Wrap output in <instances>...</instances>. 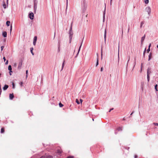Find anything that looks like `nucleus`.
I'll list each match as a JSON object with an SVG mask.
<instances>
[{
  "mask_svg": "<svg viewBox=\"0 0 158 158\" xmlns=\"http://www.w3.org/2000/svg\"><path fill=\"white\" fill-rule=\"evenodd\" d=\"M87 4L85 1H84L82 4V8L84 10H85L87 7Z\"/></svg>",
  "mask_w": 158,
  "mask_h": 158,
  "instance_id": "obj_1",
  "label": "nucleus"
},
{
  "mask_svg": "<svg viewBox=\"0 0 158 158\" xmlns=\"http://www.w3.org/2000/svg\"><path fill=\"white\" fill-rule=\"evenodd\" d=\"M145 11L147 12L148 14L150 15L151 13V8L149 6H147L145 9Z\"/></svg>",
  "mask_w": 158,
  "mask_h": 158,
  "instance_id": "obj_2",
  "label": "nucleus"
},
{
  "mask_svg": "<svg viewBox=\"0 0 158 158\" xmlns=\"http://www.w3.org/2000/svg\"><path fill=\"white\" fill-rule=\"evenodd\" d=\"M37 1H35L34 2V12L35 13H36V9L37 8Z\"/></svg>",
  "mask_w": 158,
  "mask_h": 158,
  "instance_id": "obj_3",
  "label": "nucleus"
},
{
  "mask_svg": "<svg viewBox=\"0 0 158 158\" xmlns=\"http://www.w3.org/2000/svg\"><path fill=\"white\" fill-rule=\"evenodd\" d=\"M72 23L71 24V25L69 31V37H70L71 36L72 37H73V31H72Z\"/></svg>",
  "mask_w": 158,
  "mask_h": 158,
  "instance_id": "obj_4",
  "label": "nucleus"
},
{
  "mask_svg": "<svg viewBox=\"0 0 158 158\" xmlns=\"http://www.w3.org/2000/svg\"><path fill=\"white\" fill-rule=\"evenodd\" d=\"M29 17L31 20L33 19L34 17V15L33 13L31 12L29 14Z\"/></svg>",
  "mask_w": 158,
  "mask_h": 158,
  "instance_id": "obj_5",
  "label": "nucleus"
},
{
  "mask_svg": "<svg viewBox=\"0 0 158 158\" xmlns=\"http://www.w3.org/2000/svg\"><path fill=\"white\" fill-rule=\"evenodd\" d=\"M37 40V37L36 36H35L34 38L33 44L35 46L36 45V42Z\"/></svg>",
  "mask_w": 158,
  "mask_h": 158,
  "instance_id": "obj_6",
  "label": "nucleus"
},
{
  "mask_svg": "<svg viewBox=\"0 0 158 158\" xmlns=\"http://www.w3.org/2000/svg\"><path fill=\"white\" fill-rule=\"evenodd\" d=\"M40 158H52V157L50 156H42Z\"/></svg>",
  "mask_w": 158,
  "mask_h": 158,
  "instance_id": "obj_7",
  "label": "nucleus"
},
{
  "mask_svg": "<svg viewBox=\"0 0 158 158\" xmlns=\"http://www.w3.org/2000/svg\"><path fill=\"white\" fill-rule=\"evenodd\" d=\"M14 97L13 94H9V98L10 100H12Z\"/></svg>",
  "mask_w": 158,
  "mask_h": 158,
  "instance_id": "obj_8",
  "label": "nucleus"
},
{
  "mask_svg": "<svg viewBox=\"0 0 158 158\" xmlns=\"http://www.w3.org/2000/svg\"><path fill=\"white\" fill-rule=\"evenodd\" d=\"M148 71H149V69H147V79H148V81H149V78H150V77H149V75L148 74Z\"/></svg>",
  "mask_w": 158,
  "mask_h": 158,
  "instance_id": "obj_9",
  "label": "nucleus"
},
{
  "mask_svg": "<svg viewBox=\"0 0 158 158\" xmlns=\"http://www.w3.org/2000/svg\"><path fill=\"white\" fill-rule=\"evenodd\" d=\"M8 87V86L7 85H6L3 88V89L4 90H5L7 89Z\"/></svg>",
  "mask_w": 158,
  "mask_h": 158,
  "instance_id": "obj_10",
  "label": "nucleus"
},
{
  "mask_svg": "<svg viewBox=\"0 0 158 158\" xmlns=\"http://www.w3.org/2000/svg\"><path fill=\"white\" fill-rule=\"evenodd\" d=\"M145 35H144L141 38V44H143V41L144 40V39H145Z\"/></svg>",
  "mask_w": 158,
  "mask_h": 158,
  "instance_id": "obj_11",
  "label": "nucleus"
},
{
  "mask_svg": "<svg viewBox=\"0 0 158 158\" xmlns=\"http://www.w3.org/2000/svg\"><path fill=\"white\" fill-rule=\"evenodd\" d=\"M2 35L4 37H6L7 36V33L6 31H4L3 32Z\"/></svg>",
  "mask_w": 158,
  "mask_h": 158,
  "instance_id": "obj_12",
  "label": "nucleus"
},
{
  "mask_svg": "<svg viewBox=\"0 0 158 158\" xmlns=\"http://www.w3.org/2000/svg\"><path fill=\"white\" fill-rule=\"evenodd\" d=\"M152 53H150V54L148 56V61L150 60H151V57H152Z\"/></svg>",
  "mask_w": 158,
  "mask_h": 158,
  "instance_id": "obj_13",
  "label": "nucleus"
},
{
  "mask_svg": "<svg viewBox=\"0 0 158 158\" xmlns=\"http://www.w3.org/2000/svg\"><path fill=\"white\" fill-rule=\"evenodd\" d=\"M82 43H81V45H80V47H79V50H78V52H77V55H76V57H77V56L78 55V54H79V52H80V49H81V45H82Z\"/></svg>",
  "mask_w": 158,
  "mask_h": 158,
  "instance_id": "obj_14",
  "label": "nucleus"
},
{
  "mask_svg": "<svg viewBox=\"0 0 158 158\" xmlns=\"http://www.w3.org/2000/svg\"><path fill=\"white\" fill-rule=\"evenodd\" d=\"M119 60V45H118V62Z\"/></svg>",
  "mask_w": 158,
  "mask_h": 158,
  "instance_id": "obj_15",
  "label": "nucleus"
},
{
  "mask_svg": "<svg viewBox=\"0 0 158 158\" xmlns=\"http://www.w3.org/2000/svg\"><path fill=\"white\" fill-rule=\"evenodd\" d=\"M10 21H6V25H7V26H10Z\"/></svg>",
  "mask_w": 158,
  "mask_h": 158,
  "instance_id": "obj_16",
  "label": "nucleus"
},
{
  "mask_svg": "<svg viewBox=\"0 0 158 158\" xmlns=\"http://www.w3.org/2000/svg\"><path fill=\"white\" fill-rule=\"evenodd\" d=\"M8 69L10 71V72H12V71H11L12 68L10 65H9V66L8 67Z\"/></svg>",
  "mask_w": 158,
  "mask_h": 158,
  "instance_id": "obj_17",
  "label": "nucleus"
},
{
  "mask_svg": "<svg viewBox=\"0 0 158 158\" xmlns=\"http://www.w3.org/2000/svg\"><path fill=\"white\" fill-rule=\"evenodd\" d=\"M145 22L144 21H143L142 22L140 23V27L141 28L143 24Z\"/></svg>",
  "mask_w": 158,
  "mask_h": 158,
  "instance_id": "obj_18",
  "label": "nucleus"
},
{
  "mask_svg": "<svg viewBox=\"0 0 158 158\" xmlns=\"http://www.w3.org/2000/svg\"><path fill=\"white\" fill-rule=\"evenodd\" d=\"M33 48H31L30 51H31V53L32 54V55H34V53L33 52Z\"/></svg>",
  "mask_w": 158,
  "mask_h": 158,
  "instance_id": "obj_19",
  "label": "nucleus"
},
{
  "mask_svg": "<svg viewBox=\"0 0 158 158\" xmlns=\"http://www.w3.org/2000/svg\"><path fill=\"white\" fill-rule=\"evenodd\" d=\"M64 62H65V61L64 60L63 63H62V69H61V70H62L63 69V67L64 66Z\"/></svg>",
  "mask_w": 158,
  "mask_h": 158,
  "instance_id": "obj_20",
  "label": "nucleus"
},
{
  "mask_svg": "<svg viewBox=\"0 0 158 158\" xmlns=\"http://www.w3.org/2000/svg\"><path fill=\"white\" fill-rule=\"evenodd\" d=\"M118 130L119 131H122V127H119L118 128Z\"/></svg>",
  "mask_w": 158,
  "mask_h": 158,
  "instance_id": "obj_21",
  "label": "nucleus"
},
{
  "mask_svg": "<svg viewBox=\"0 0 158 158\" xmlns=\"http://www.w3.org/2000/svg\"><path fill=\"white\" fill-rule=\"evenodd\" d=\"M145 4H148L149 3V0H144Z\"/></svg>",
  "mask_w": 158,
  "mask_h": 158,
  "instance_id": "obj_22",
  "label": "nucleus"
},
{
  "mask_svg": "<svg viewBox=\"0 0 158 158\" xmlns=\"http://www.w3.org/2000/svg\"><path fill=\"white\" fill-rule=\"evenodd\" d=\"M3 7L4 8L6 9V6L5 2L3 4Z\"/></svg>",
  "mask_w": 158,
  "mask_h": 158,
  "instance_id": "obj_23",
  "label": "nucleus"
},
{
  "mask_svg": "<svg viewBox=\"0 0 158 158\" xmlns=\"http://www.w3.org/2000/svg\"><path fill=\"white\" fill-rule=\"evenodd\" d=\"M157 85H156L155 86V89L157 91H158L157 89Z\"/></svg>",
  "mask_w": 158,
  "mask_h": 158,
  "instance_id": "obj_24",
  "label": "nucleus"
},
{
  "mask_svg": "<svg viewBox=\"0 0 158 158\" xmlns=\"http://www.w3.org/2000/svg\"><path fill=\"white\" fill-rule=\"evenodd\" d=\"M106 32L105 31L104 37V40H105V41H106Z\"/></svg>",
  "mask_w": 158,
  "mask_h": 158,
  "instance_id": "obj_25",
  "label": "nucleus"
},
{
  "mask_svg": "<svg viewBox=\"0 0 158 158\" xmlns=\"http://www.w3.org/2000/svg\"><path fill=\"white\" fill-rule=\"evenodd\" d=\"M98 64V58H97V63H96V66H97Z\"/></svg>",
  "mask_w": 158,
  "mask_h": 158,
  "instance_id": "obj_26",
  "label": "nucleus"
},
{
  "mask_svg": "<svg viewBox=\"0 0 158 158\" xmlns=\"http://www.w3.org/2000/svg\"><path fill=\"white\" fill-rule=\"evenodd\" d=\"M4 132V129L3 128H2L1 129V133H3Z\"/></svg>",
  "mask_w": 158,
  "mask_h": 158,
  "instance_id": "obj_27",
  "label": "nucleus"
},
{
  "mask_svg": "<svg viewBox=\"0 0 158 158\" xmlns=\"http://www.w3.org/2000/svg\"><path fill=\"white\" fill-rule=\"evenodd\" d=\"M68 0H66V10H67V9L68 7Z\"/></svg>",
  "mask_w": 158,
  "mask_h": 158,
  "instance_id": "obj_28",
  "label": "nucleus"
},
{
  "mask_svg": "<svg viewBox=\"0 0 158 158\" xmlns=\"http://www.w3.org/2000/svg\"><path fill=\"white\" fill-rule=\"evenodd\" d=\"M59 106L60 107H61L63 106V105L60 102L59 103Z\"/></svg>",
  "mask_w": 158,
  "mask_h": 158,
  "instance_id": "obj_29",
  "label": "nucleus"
},
{
  "mask_svg": "<svg viewBox=\"0 0 158 158\" xmlns=\"http://www.w3.org/2000/svg\"><path fill=\"white\" fill-rule=\"evenodd\" d=\"M76 103H77L78 104H80L79 102V101L78 100V99H76Z\"/></svg>",
  "mask_w": 158,
  "mask_h": 158,
  "instance_id": "obj_30",
  "label": "nucleus"
},
{
  "mask_svg": "<svg viewBox=\"0 0 158 158\" xmlns=\"http://www.w3.org/2000/svg\"><path fill=\"white\" fill-rule=\"evenodd\" d=\"M2 92V89H1V84H0V95L1 94Z\"/></svg>",
  "mask_w": 158,
  "mask_h": 158,
  "instance_id": "obj_31",
  "label": "nucleus"
},
{
  "mask_svg": "<svg viewBox=\"0 0 158 158\" xmlns=\"http://www.w3.org/2000/svg\"><path fill=\"white\" fill-rule=\"evenodd\" d=\"M12 88L14 89L15 88V85L14 82H12Z\"/></svg>",
  "mask_w": 158,
  "mask_h": 158,
  "instance_id": "obj_32",
  "label": "nucleus"
},
{
  "mask_svg": "<svg viewBox=\"0 0 158 158\" xmlns=\"http://www.w3.org/2000/svg\"><path fill=\"white\" fill-rule=\"evenodd\" d=\"M69 43H71V42L72 37L71 36L70 37H69Z\"/></svg>",
  "mask_w": 158,
  "mask_h": 158,
  "instance_id": "obj_33",
  "label": "nucleus"
},
{
  "mask_svg": "<svg viewBox=\"0 0 158 158\" xmlns=\"http://www.w3.org/2000/svg\"><path fill=\"white\" fill-rule=\"evenodd\" d=\"M28 73V71L27 70L26 71V78H27V77Z\"/></svg>",
  "mask_w": 158,
  "mask_h": 158,
  "instance_id": "obj_34",
  "label": "nucleus"
},
{
  "mask_svg": "<svg viewBox=\"0 0 158 158\" xmlns=\"http://www.w3.org/2000/svg\"><path fill=\"white\" fill-rule=\"evenodd\" d=\"M12 30V25H11L10 26V33H11Z\"/></svg>",
  "mask_w": 158,
  "mask_h": 158,
  "instance_id": "obj_35",
  "label": "nucleus"
},
{
  "mask_svg": "<svg viewBox=\"0 0 158 158\" xmlns=\"http://www.w3.org/2000/svg\"><path fill=\"white\" fill-rule=\"evenodd\" d=\"M146 48H145V49L144 51V52H143V55L144 56H145V53L146 52Z\"/></svg>",
  "mask_w": 158,
  "mask_h": 158,
  "instance_id": "obj_36",
  "label": "nucleus"
},
{
  "mask_svg": "<svg viewBox=\"0 0 158 158\" xmlns=\"http://www.w3.org/2000/svg\"><path fill=\"white\" fill-rule=\"evenodd\" d=\"M4 48V46H2L1 47V51H2L3 50V48Z\"/></svg>",
  "mask_w": 158,
  "mask_h": 158,
  "instance_id": "obj_37",
  "label": "nucleus"
},
{
  "mask_svg": "<svg viewBox=\"0 0 158 158\" xmlns=\"http://www.w3.org/2000/svg\"><path fill=\"white\" fill-rule=\"evenodd\" d=\"M153 124L155 125V126H158V123H153Z\"/></svg>",
  "mask_w": 158,
  "mask_h": 158,
  "instance_id": "obj_38",
  "label": "nucleus"
},
{
  "mask_svg": "<svg viewBox=\"0 0 158 158\" xmlns=\"http://www.w3.org/2000/svg\"><path fill=\"white\" fill-rule=\"evenodd\" d=\"M66 158H73V157L72 156H69L67 157Z\"/></svg>",
  "mask_w": 158,
  "mask_h": 158,
  "instance_id": "obj_39",
  "label": "nucleus"
},
{
  "mask_svg": "<svg viewBox=\"0 0 158 158\" xmlns=\"http://www.w3.org/2000/svg\"><path fill=\"white\" fill-rule=\"evenodd\" d=\"M150 48H148V49L147 50V51L148 52L150 51Z\"/></svg>",
  "mask_w": 158,
  "mask_h": 158,
  "instance_id": "obj_40",
  "label": "nucleus"
},
{
  "mask_svg": "<svg viewBox=\"0 0 158 158\" xmlns=\"http://www.w3.org/2000/svg\"><path fill=\"white\" fill-rule=\"evenodd\" d=\"M3 60H4V62L6 60V58H5V57H3Z\"/></svg>",
  "mask_w": 158,
  "mask_h": 158,
  "instance_id": "obj_41",
  "label": "nucleus"
},
{
  "mask_svg": "<svg viewBox=\"0 0 158 158\" xmlns=\"http://www.w3.org/2000/svg\"><path fill=\"white\" fill-rule=\"evenodd\" d=\"M8 60H7L6 61V62L5 63V64H6V65L7 64H8Z\"/></svg>",
  "mask_w": 158,
  "mask_h": 158,
  "instance_id": "obj_42",
  "label": "nucleus"
},
{
  "mask_svg": "<svg viewBox=\"0 0 158 158\" xmlns=\"http://www.w3.org/2000/svg\"><path fill=\"white\" fill-rule=\"evenodd\" d=\"M103 70V67H101V72Z\"/></svg>",
  "mask_w": 158,
  "mask_h": 158,
  "instance_id": "obj_43",
  "label": "nucleus"
},
{
  "mask_svg": "<svg viewBox=\"0 0 158 158\" xmlns=\"http://www.w3.org/2000/svg\"><path fill=\"white\" fill-rule=\"evenodd\" d=\"M112 0H110V6H111V5H112Z\"/></svg>",
  "mask_w": 158,
  "mask_h": 158,
  "instance_id": "obj_44",
  "label": "nucleus"
},
{
  "mask_svg": "<svg viewBox=\"0 0 158 158\" xmlns=\"http://www.w3.org/2000/svg\"><path fill=\"white\" fill-rule=\"evenodd\" d=\"M80 101L81 102V104L82 102H83V100L82 99H80Z\"/></svg>",
  "mask_w": 158,
  "mask_h": 158,
  "instance_id": "obj_45",
  "label": "nucleus"
},
{
  "mask_svg": "<svg viewBox=\"0 0 158 158\" xmlns=\"http://www.w3.org/2000/svg\"><path fill=\"white\" fill-rule=\"evenodd\" d=\"M101 58L102 59V49H101Z\"/></svg>",
  "mask_w": 158,
  "mask_h": 158,
  "instance_id": "obj_46",
  "label": "nucleus"
},
{
  "mask_svg": "<svg viewBox=\"0 0 158 158\" xmlns=\"http://www.w3.org/2000/svg\"><path fill=\"white\" fill-rule=\"evenodd\" d=\"M23 83L22 82H20V86H22Z\"/></svg>",
  "mask_w": 158,
  "mask_h": 158,
  "instance_id": "obj_47",
  "label": "nucleus"
},
{
  "mask_svg": "<svg viewBox=\"0 0 158 158\" xmlns=\"http://www.w3.org/2000/svg\"><path fill=\"white\" fill-rule=\"evenodd\" d=\"M113 110V108H112L111 109H110L109 111V112H110L112 110Z\"/></svg>",
  "mask_w": 158,
  "mask_h": 158,
  "instance_id": "obj_48",
  "label": "nucleus"
},
{
  "mask_svg": "<svg viewBox=\"0 0 158 158\" xmlns=\"http://www.w3.org/2000/svg\"><path fill=\"white\" fill-rule=\"evenodd\" d=\"M151 46V44H149V46H148V48H150V47Z\"/></svg>",
  "mask_w": 158,
  "mask_h": 158,
  "instance_id": "obj_49",
  "label": "nucleus"
},
{
  "mask_svg": "<svg viewBox=\"0 0 158 158\" xmlns=\"http://www.w3.org/2000/svg\"><path fill=\"white\" fill-rule=\"evenodd\" d=\"M8 0H6V3L7 4H8Z\"/></svg>",
  "mask_w": 158,
  "mask_h": 158,
  "instance_id": "obj_50",
  "label": "nucleus"
},
{
  "mask_svg": "<svg viewBox=\"0 0 158 158\" xmlns=\"http://www.w3.org/2000/svg\"><path fill=\"white\" fill-rule=\"evenodd\" d=\"M137 156L136 155H135V158H137Z\"/></svg>",
  "mask_w": 158,
  "mask_h": 158,
  "instance_id": "obj_51",
  "label": "nucleus"
},
{
  "mask_svg": "<svg viewBox=\"0 0 158 158\" xmlns=\"http://www.w3.org/2000/svg\"><path fill=\"white\" fill-rule=\"evenodd\" d=\"M105 13H104V16H103V19L104 18H105Z\"/></svg>",
  "mask_w": 158,
  "mask_h": 158,
  "instance_id": "obj_52",
  "label": "nucleus"
},
{
  "mask_svg": "<svg viewBox=\"0 0 158 158\" xmlns=\"http://www.w3.org/2000/svg\"><path fill=\"white\" fill-rule=\"evenodd\" d=\"M151 73V72L150 71H148V74H149V75L150 73Z\"/></svg>",
  "mask_w": 158,
  "mask_h": 158,
  "instance_id": "obj_53",
  "label": "nucleus"
},
{
  "mask_svg": "<svg viewBox=\"0 0 158 158\" xmlns=\"http://www.w3.org/2000/svg\"><path fill=\"white\" fill-rule=\"evenodd\" d=\"M19 67H20V64L19 63V64L18 67V68H19Z\"/></svg>",
  "mask_w": 158,
  "mask_h": 158,
  "instance_id": "obj_54",
  "label": "nucleus"
},
{
  "mask_svg": "<svg viewBox=\"0 0 158 158\" xmlns=\"http://www.w3.org/2000/svg\"><path fill=\"white\" fill-rule=\"evenodd\" d=\"M11 72H10V75H11Z\"/></svg>",
  "mask_w": 158,
  "mask_h": 158,
  "instance_id": "obj_55",
  "label": "nucleus"
},
{
  "mask_svg": "<svg viewBox=\"0 0 158 158\" xmlns=\"http://www.w3.org/2000/svg\"><path fill=\"white\" fill-rule=\"evenodd\" d=\"M129 31V28H128V32Z\"/></svg>",
  "mask_w": 158,
  "mask_h": 158,
  "instance_id": "obj_56",
  "label": "nucleus"
},
{
  "mask_svg": "<svg viewBox=\"0 0 158 158\" xmlns=\"http://www.w3.org/2000/svg\"><path fill=\"white\" fill-rule=\"evenodd\" d=\"M133 113V112H132L131 114V115Z\"/></svg>",
  "mask_w": 158,
  "mask_h": 158,
  "instance_id": "obj_57",
  "label": "nucleus"
},
{
  "mask_svg": "<svg viewBox=\"0 0 158 158\" xmlns=\"http://www.w3.org/2000/svg\"><path fill=\"white\" fill-rule=\"evenodd\" d=\"M35 1H37V0H34V2H35Z\"/></svg>",
  "mask_w": 158,
  "mask_h": 158,
  "instance_id": "obj_58",
  "label": "nucleus"
},
{
  "mask_svg": "<svg viewBox=\"0 0 158 158\" xmlns=\"http://www.w3.org/2000/svg\"><path fill=\"white\" fill-rule=\"evenodd\" d=\"M157 48H158V45H157Z\"/></svg>",
  "mask_w": 158,
  "mask_h": 158,
  "instance_id": "obj_59",
  "label": "nucleus"
},
{
  "mask_svg": "<svg viewBox=\"0 0 158 158\" xmlns=\"http://www.w3.org/2000/svg\"><path fill=\"white\" fill-rule=\"evenodd\" d=\"M55 34H54V37L55 36Z\"/></svg>",
  "mask_w": 158,
  "mask_h": 158,
  "instance_id": "obj_60",
  "label": "nucleus"
}]
</instances>
